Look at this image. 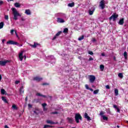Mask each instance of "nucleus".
Returning <instances> with one entry per match:
<instances>
[{"mask_svg": "<svg viewBox=\"0 0 128 128\" xmlns=\"http://www.w3.org/2000/svg\"><path fill=\"white\" fill-rule=\"evenodd\" d=\"M8 62H10V60H6L4 61L0 60V66H4L8 64Z\"/></svg>", "mask_w": 128, "mask_h": 128, "instance_id": "423d86ee", "label": "nucleus"}, {"mask_svg": "<svg viewBox=\"0 0 128 128\" xmlns=\"http://www.w3.org/2000/svg\"><path fill=\"white\" fill-rule=\"evenodd\" d=\"M118 78H124V75L122 73H119L118 74Z\"/></svg>", "mask_w": 128, "mask_h": 128, "instance_id": "473e14b6", "label": "nucleus"}, {"mask_svg": "<svg viewBox=\"0 0 128 128\" xmlns=\"http://www.w3.org/2000/svg\"><path fill=\"white\" fill-rule=\"evenodd\" d=\"M98 92H100V90H96L94 91V94H98Z\"/></svg>", "mask_w": 128, "mask_h": 128, "instance_id": "e433bc0d", "label": "nucleus"}, {"mask_svg": "<svg viewBox=\"0 0 128 128\" xmlns=\"http://www.w3.org/2000/svg\"><path fill=\"white\" fill-rule=\"evenodd\" d=\"M101 56H105L106 54L104 53H102Z\"/></svg>", "mask_w": 128, "mask_h": 128, "instance_id": "5fc2aeb1", "label": "nucleus"}, {"mask_svg": "<svg viewBox=\"0 0 128 128\" xmlns=\"http://www.w3.org/2000/svg\"><path fill=\"white\" fill-rule=\"evenodd\" d=\"M118 24L120 26H122L124 24V18H122V19H120Z\"/></svg>", "mask_w": 128, "mask_h": 128, "instance_id": "9b49d317", "label": "nucleus"}, {"mask_svg": "<svg viewBox=\"0 0 128 128\" xmlns=\"http://www.w3.org/2000/svg\"><path fill=\"white\" fill-rule=\"evenodd\" d=\"M30 46L32 48H36V46H38V44L34 42V44H30Z\"/></svg>", "mask_w": 128, "mask_h": 128, "instance_id": "6ab92c4d", "label": "nucleus"}, {"mask_svg": "<svg viewBox=\"0 0 128 128\" xmlns=\"http://www.w3.org/2000/svg\"><path fill=\"white\" fill-rule=\"evenodd\" d=\"M102 118L104 120H108V118L107 116H102Z\"/></svg>", "mask_w": 128, "mask_h": 128, "instance_id": "c9c22d12", "label": "nucleus"}, {"mask_svg": "<svg viewBox=\"0 0 128 128\" xmlns=\"http://www.w3.org/2000/svg\"><path fill=\"white\" fill-rule=\"evenodd\" d=\"M2 100H3L4 102H6V104H8V100H6V97L2 96Z\"/></svg>", "mask_w": 128, "mask_h": 128, "instance_id": "aec40b11", "label": "nucleus"}, {"mask_svg": "<svg viewBox=\"0 0 128 128\" xmlns=\"http://www.w3.org/2000/svg\"><path fill=\"white\" fill-rule=\"evenodd\" d=\"M66 21L64 20V19L62 18H57V22H60V24H62L64 22Z\"/></svg>", "mask_w": 128, "mask_h": 128, "instance_id": "f8f14e48", "label": "nucleus"}, {"mask_svg": "<svg viewBox=\"0 0 128 128\" xmlns=\"http://www.w3.org/2000/svg\"><path fill=\"white\" fill-rule=\"evenodd\" d=\"M106 88H107L108 90H110V86L109 85H106Z\"/></svg>", "mask_w": 128, "mask_h": 128, "instance_id": "a18cd8bd", "label": "nucleus"}, {"mask_svg": "<svg viewBox=\"0 0 128 128\" xmlns=\"http://www.w3.org/2000/svg\"><path fill=\"white\" fill-rule=\"evenodd\" d=\"M15 84H20V81L19 80H16L15 82Z\"/></svg>", "mask_w": 128, "mask_h": 128, "instance_id": "8fccbe9b", "label": "nucleus"}, {"mask_svg": "<svg viewBox=\"0 0 128 128\" xmlns=\"http://www.w3.org/2000/svg\"><path fill=\"white\" fill-rule=\"evenodd\" d=\"M26 102H28V96H26L25 98Z\"/></svg>", "mask_w": 128, "mask_h": 128, "instance_id": "13d9d810", "label": "nucleus"}, {"mask_svg": "<svg viewBox=\"0 0 128 128\" xmlns=\"http://www.w3.org/2000/svg\"><path fill=\"white\" fill-rule=\"evenodd\" d=\"M0 91L2 94H6V90H4V88L1 89Z\"/></svg>", "mask_w": 128, "mask_h": 128, "instance_id": "c85d7f7f", "label": "nucleus"}, {"mask_svg": "<svg viewBox=\"0 0 128 128\" xmlns=\"http://www.w3.org/2000/svg\"><path fill=\"white\" fill-rule=\"evenodd\" d=\"M84 38V36L82 35L80 36L78 38V40H82Z\"/></svg>", "mask_w": 128, "mask_h": 128, "instance_id": "7c9ffc66", "label": "nucleus"}, {"mask_svg": "<svg viewBox=\"0 0 128 128\" xmlns=\"http://www.w3.org/2000/svg\"><path fill=\"white\" fill-rule=\"evenodd\" d=\"M15 8H20V4L18 2H16L14 4Z\"/></svg>", "mask_w": 128, "mask_h": 128, "instance_id": "412c9836", "label": "nucleus"}, {"mask_svg": "<svg viewBox=\"0 0 128 128\" xmlns=\"http://www.w3.org/2000/svg\"><path fill=\"white\" fill-rule=\"evenodd\" d=\"M118 18V15L116 13H114L110 18H109L110 20H112L113 22H115L116 20Z\"/></svg>", "mask_w": 128, "mask_h": 128, "instance_id": "7ed1b4c3", "label": "nucleus"}, {"mask_svg": "<svg viewBox=\"0 0 128 128\" xmlns=\"http://www.w3.org/2000/svg\"><path fill=\"white\" fill-rule=\"evenodd\" d=\"M23 54H24V52H22L19 54V58H20V62H22V60H24V56H22Z\"/></svg>", "mask_w": 128, "mask_h": 128, "instance_id": "4468645a", "label": "nucleus"}, {"mask_svg": "<svg viewBox=\"0 0 128 128\" xmlns=\"http://www.w3.org/2000/svg\"><path fill=\"white\" fill-rule=\"evenodd\" d=\"M63 32L64 34H68V28H64V30H63Z\"/></svg>", "mask_w": 128, "mask_h": 128, "instance_id": "bb28decb", "label": "nucleus"}, {"mask_svg": "<svg viewBox=\"0 0 128 128\" xmlns=\"http://www.w3.org/2000/svg\"><path fill=\"white\" fill-rule=\"evenodd\" d=\"M34 114H38V112H36V110H34Z\"/></svg>", "mask_w": 128, "mask_h": 128, "instance_id": "680f3d73", "label": "nucleus"}, {"mask_svg": "<svg viewBox=\"0 0 128 128\" xmlns=\"http://www.w3.org/2000/svg\"><path fill=\"white\" fill-rule=\"evenodd\" d=\"M33 80H36V82H40V80H42V78L38 76H36L34 78Z\"/></svg>", "mask_w": 128, "mask_h": 128, "instance_id": "9d476101", "label": "nucleus"}, {"mask_svg": "<svg viewBox=\"0 0 128 128\" xmlns=\"http://www.w3.org/2000/svg\"><path fill=\"white\" fill-rule=\"evenodd\" d=\"M88 90H90L91 92H94V90L92 88H89Z\"/></svg>", "mask_w": 128, "mask_h": 128, "instance_id": "864d4df0", "label": "nucleus"}, {"mask_svg": "<svg viewBox=\"0 0 128 128\" xmlns=\"http://www.w3.org/2000/svg\"><path fill=\"white\" fill-rule=\"evenodd\" d=\"M25 14H28V15L30 14H31L30 10H25Z\"/></svg>", "mask_w": 128, "mask_h": 128, "instance_id": "5701e85b", "label": "nucleus"}, {"mask_svg": "<svg viewBox=\"0 0 128 128\" xmlns=\"http://www.w3.org/2000/svg\"><path fill=\"white\" fill-rule=\"evenodd\" d=\"M104 112L101 111L100 113V116L102 118V116H104Z\"/></svg>", "mask_w": 128, "mask_h": 128, "instance_id": "f704fd0d", "label": "nucleus"}, {"mask_svg": "<svg viewBox=\"0 0 128 128\" xmlns=\"http://www.w3.org/2000/svg\"><path fill=\"white\" fill-rule=\"evenodd\" d=\"M48 83H43L42 84V86H48Z\"/></svg>", "mask_w": 128, "mask_h": 128, "instance_id": "603ef678", "label": "nucleus"}, {"mask_svg": "<svg viewBox=\"0 0 128 128\" xmlns=\"http://www.w3.org/2000/svg\"><path fill=\"white\" fill-rule=\"evenodd\" d=\"M4 128H10L8 127V125H6L4 126Z\"/></svg>", "mask_w": 128, "mask_h": 128, "instance_id": "4d7b16f0", "label": "nucleus"}, {"mask_svg": "<svg viewBox=\"0 0 128 128\" xmlns=\"http://www.w3.org/2000/svg\"><path fill=\"white\" fill-rule=\"evenodd\" d=\"M62 34V31L58 32L53 38L52 40H54L57 38V36H60V35Z\"/></svg>", "mask_w": 128, "mask_h": 128, "instance_id": "ddd939ff", "label": "nucleus"}, {"mask_svg": "<svg viewBox=\"0 0 128 128\" xmlns=\"http://www.w3.org/2000/svg\"><path fill=\"white\" fill-rule=\"evenodd\" d=\"M88 54H90V56H94V52H92V51H88Z\"/></svg>", "mask_w": 128, "mask_h": 128, "instance_id": "4c0bfd02", "label": "nucleus"}, {"mask_svg": "<svg viewBox=\"0 0 128 128\" xmlns=\"http://www.w3.org/2000/svg\"><path fill=\"white\" fill-rule=\"evenodd\" d=\"M36 96H42V98H46V96L42 95V94H40V92L36 93Z\"/></svg>", "mask_w": 128, "mask_h": 128, "instance_id": "a211bd4d", "label": "nucleus"}, {"mask_svg": "<svg viewBox=\"0 0 128 128\" xmlns=\"http://www.w3.org/2000/svg\"><path fill=\"white\" fill-rule=\"evenodd\" d=\"M43 110L44 112H46V110H48V108L46 107H43Z\"/></svg>", "mask_w": 128, "mask_h": 128, "instance_id": "49530a36", "label": "nucleus"}, {"mask_svg": "<svg viewBox=\"0 0 128 128\" xmlns=\"http://www.w3.org/2000/svg\"><path fill=\"white\" fill-rule=\"evenodd\" d=\"M16 30H10V34H14V32H15Z\"/></svg>", "mask_w": 128, "mask_h": 128, "instance_id": "c03bdc74", "label": "nucleus"}, {"mask_svg": "<svg viewBox=\"0 0 128 128\" xmlns=\"http://www.w3.org/2000/svg\"><path fill=\"white\" fill-rule=\"evenodd\" d=\"M4 22H0V30H1V28H4Z\"/></svg>", "mask_w": 128, "mask_h": 128, "instance_id": "2f4dec72", "label": "nucleus"}, {"mask_svg": "<svg viewBox=\"0 0 128 128\" xmlns=\"http://www.w3.org/2000/svg\"><path fill=\"white\" fill-rule=\"evenodd\" d=\"M15 34H16V36H18V33H16V30H15Z\"/></svg>", "mask_w": 128, "mask_h": 128, "instance_id": "e2e57ef3", "label": "nucleus"}, {"mask_svg": "<svg viewBox=\"0 0 128 128\" xmlns=\"http://www.w3.org/2000/svg\"><path fill=\"white\" fill-rule=\"evenodd\" d=\"M54 128V126H50V125H44V128Z\"/></svg>", "mask_w": 128, "mask_h": 128, "instance_id": "72a5a7b5", "label": "nucleus"}, {"mask_svg": "<svg viewBox=\"0 0 128 128\" xmlns=\"http://www.w3.org/2000/svg\"><path fill=\"white\" fill-rule=\"evenodd\" d=\"M32 102H36V104H38V100L36 99H34L32 101Z\"/></svg>", "mask_w": 128, "mask_h": 128, "instance_id": "79ce46f5", "label": "nucleus"}, {"mask_svg": "<svg viewBox=\"0 0 128 128\" xmlns=\"http://www.w3.org/2000/svg\"><path fill=\"white\" fill-rule=\"evenodd\" d=\"M58 114V112H51L50 114Z\"/></svg>", "mask_w": 128, "mask_h": 128, "instance_id": "58836bf2", "label": "nucleus"}, {"mask_svg": "<svg viewBox=\"0 0 128 128\" xmlns=\"http://www.w3.org/2000/svg\"><path fill=\"white\" fill-rule=\"evenodd\" d=\"M22 21H24V18H22Z\"/></svg>", "mask_w": 128, "mask_h": 128, "instance_id": "774afa93", "label": "nucleus"}, {"mask_svg": "<svg viewBox=\"0 0 128 128\" xmlns=\"http://www.w3.org/2000/svg\"><path fill=\"white\" fill-rule=\"evenodd\" d=\"M100 69L101 72H104V66L102 64L100 65Z\"/></svg>", "mask_w": 128, "mask_h": 128, "instance_id": "a878e982", "label": "nucleus"}, {"mask_svg": "<svg viewBox=\"0 0 128 128\" xmlns=\"http://www.w3.org/2000/svg\"><path fill=\"white\" fill-rule=\"evenodd\" d=\"M115 96H118V90L115 88L114 90Z\"/></svg>", "mask_w": 128, "mask_h": 128, "instance_id": "cd10ccee", "label": "nucleus"}, {"mask_svg": "<svg viewBox=\"0 0 128 128\" xmlns=\"http://www.w3.org/2000/svg\"><path fill=\"white\" fill-rule=\"evenodd\" d=\"M96 39H94L93 40V42H96Z\"/></svg>", "mask_w": 128, "mask_h": 128, "instance_id": "338daca9", "label": "nucleus"}, {"mask_svg": "<svg viewBox=\"0 0 128 128\" xmlns=\"http://www.w3.org/2000/svg\"><path fill=\"white\" fill-rule=\"evenodd\" d=\"M26 56H24V60H26Z\"/></svg>", "mask_w": 128, "mask_h": 128, "instance_id": "0e129e2a", "label": "nucleus"}, {"mask_svg": "<svg viewBox=\"0 0 128 128\" xmlns=\"http://www.w3.org/2000/svg\"><path fill=\"white\" fill-rule=\"evenodd\" d=\"M60 16H66V14L62 13L61 14Z\"/></svg>", "mask_w": 128, "mask_h": 128, "instance_id": "3c124183", "label": "nucleus"}, {"mask_svg": "<svg viewBox=\"0 0 128 128\" xmlns=\"http://www.w3.org/2000/svg\"><path fill=\"white\" fill-rule=\"evenodd\" d=\"M12 14L14 16V20H18V16H22V15H20V14L18 13V12L16 9V8H12Z\"/></svg>", "mask_w": 128, "mask_h": 128, "instance_id": "f257e3e1", "label": "nucleus"}, {"mask_svg": "<svg viewBox=\"0 0 128 128\" xmlns=\"http://www.w3.org/2000/svg\"><path fill=\"white\" fill-rule=\"evenodd\" d=\"M89 62H90L91 60H94V58L90 57L88 60Z\"/></svg>", "mask_w": 128, "mask_h": 128, "instance_id": "de8ad7c7", "label": "nucleus"}, {"mask_svg": "<svg viewBox=\"0 0 128 128\" xmlns=\"http://www.w3.org/2000/svg\"><path fill=\"white\" fill-rule=\"evenodd\" d=\"M0 80H2V75L0 74Z\"/></svg>", "mask_w": 128, "mask_h": 128, "instance_id": "69168bd1", "label": "nucleus"}, {"mask_svg": "<svg viewBox=\"0 0 128 128\" xmlns=\"http://www.w3.org/2000/svg\"><path fill=\"white\" fill-rule=\"evenodd\" d=\"M85 88H86V90H90V87H88V84L85 85Z\"/></svg>", "mask_w": 128, "mask_h": 128, "instance_id": "37998d69", "label": "nucleus"}, {"mask_svg": "<svg viewBox=\"0 0 128 128\" xmlns=\"http://www.w3.org/2000/svg\"><path fill=\"white\" fill-rule=\"evenodd\" d=\"M4 18L6 20H8V15H5Z\"/></svg>", "mask_w": 128, "mask_h": 128, "instance_id": "ea45409f", "label": "nucleus"}, {"mask_svg": "<svg viewBox=\"0 0 128 128\" xmlns=\"http://www.w3.org/2000/svg\"><path fill=\"white\" fill-rule=\"evenodd\" d=\"M2 4H4V2L2 1H0V5H2Z\"/></svg>", "mask_w": 128, "mask_h": 128, "instance_id": "6e6d98bb", "label": "nucleus"}, {"mask_svg": "<svg viewBox=\"0 0 128 128\" xmlns=\"http://www.w3.org/2000/svg\"><path fill=\"white\" fill-rule=\"evenodd\" d=\"M80 120H82V116H80V113L76 114H75V120L77 124H78L80 122Z\"/></svg>", "mask_w": 128, "mask_h": 128, "instance_id": "f03ea898", "label": "nucleus"}, {"mask_svg": "<svg viewBox=\"0 0 128 128\" xmlns=\"http://www.w3.org/2000/svg\"><path fill=\"white\" fill-rule=\"evenodd\" d=\"M94 80H96V76L94 75H90V82L91 84L94 82Z\"/></svg>", "mask_w": 128, "mask_h": 128, "instance_id": "20e7f679", "label": "nucleus"}, {"mask_svg": "<svg viewBox=\"0 0 128 128\" xmlns=\"http://www.w3.org/2000/svg\"><path fill=\"white\" fill-rule=\"evenodd\" d=\"M12 108H13V110H18V108L16 106V105L14 104L12 106Z\"/></svg>", "mask_w": 128, "mask_h": 128, "instance_id": "c756f323", "label": "nucleus"}, {"mask_svg": "<svg viewBox=\"0 0 128 128\" xmlns=\"http://www.w3.org/2000/svg\"><path fill=\"white\" fill-rule=\"evenodd\" d=\"M4 42H6V40L3 39V40H2V42L4 44Z\"/></svg>", "mask_w": 128, "mask_h": 128, "instance_id": "052dcab7", "label": "nucleus"}, {"mask_svg": "<svg viewBox=\"0 0 128 128\" xmlns=\"http://www.w3.org/2000/svg\"><path fill=\"white\" fill-rule=\"evenodd\" d=\"M6 44H15L16 46H18V42L12 40L7 42Z\"/></svg>", "mask_w": 128, "mask_h": 128, "instance_id": "39448f33", "label": "nucleus"}, {"mask_svg": "<svg viewBox=\"0 0 128 128\" xmlns=\"http://www.w3.org/2000/svg\"><path fill=\"white\" fill-rule=\"evenodd\" d=\"M113 108H114L116 110L117 112H120V108H118V106L114 104Z\"/></svg>", "mask_w": 128, "mask_h": 128, "instance_id": "dca6fc26", "label": "nucleus"}, {"mask_svg": "<svg viewBox=\"0 0 128 128\" xmlns=\"http://www.w3.org/2000/svg\"><path fill=\"white\" fill-rule=\"evenodd\" d=\"M24 90V86H22L19 90V92L20 94H24V90Z\"/></svg>", "mask_w": 128, "mask_h": 128, "instance_id": "4be33fe9", "label": "nucleus"}, {"mask_svg": "<svg viewBox=\"0 0 128 128\" xmlns=\"http://www.w3.org/2000/svg\"><path fill=\"white\" fill-rule=\"evenodd\" d=\"M84 118H86L87 120H92V119L90 118V116H88V113L86 112L84 114Z\"/></svg>", "mask_w": 128, "mask_h": 128, "instance_id": "6e6552de", "label": "nucleus"}, {"mask_svg": "<svg viewBox=\"0 0 128 128\" xmlns=\"http://www.w3.org/2000/svg\"><path fill=\"white\" fill-rule=\"evenodd\" d=\"M46 122H47V124H58V122H54L50 120H47Z\"/></svg>", "mask_w": 128, "mask_h": 128, "instance_id": "2eb2a0df", "label": "nucleus"}, {"mask_svg": "<svg viewBox=\"0 0 128 128\" xmlns=\"http://www.w3.org/2000/svg\"><path fill=\"white\" fill-rule=\"evenodd\" d=\"M67 120L68 121V122H70V124H73L74 119H72V118H70L69 117H68Z\"/></svg>", "mask_w": 128, "mask_h": 128, "instance_id": "f3484780", "label": "nucleus"}, {"mask_svg": "<svg viewBox=\"0 0 128 128\" xmlns=\"http://www.w3.org/2000/svg\"><path fill=\"white\" fill-rule=\"evenodd\" d=\"M28 106L30 108H32V105L30 104H28Z\"/></svg>", "mask_w": 128, "mask_h": 128, "instance_id": "09e8293b", "label": "nucleus"}, {"mask_svg": "<svg viewBox=\"0 0 128 128\" xmlns=\"http://www.w3.org/2000/svg\"><path fill=\"white\" fill-rule=\"evenodd\" d=\"M42 108H46V106H48V104L46 103H44L42 104Z\"/></svg>", "mask_w": 128, "mask_h": 128, "instance_id": "a19ab883", "label": "nucleus"}, {"mask_svg": "<svg viewBox=\"0 0 128 128\" xmlns=\"http://www.w3.org/2000/svg\"><path fill=\"white\" fill-rule=\"evenodd\" d=\"M106 4H104V0H102L100 2V6L102 10H104V6Z\"/></svg>", "mask_w": 128, "mask_h": 128, "instance_id": "0eeeda50", "label": "nucleus"}, {"mask_svg": "<svg viewBox=\"0 0 128 128\" xmlns=\"http://www.w3.org/2000/svg\"><path fill=\"white\" fill-rule=\"evenodd\" d=\"M114 60L116 61V56L114 57Z\"/></svg>", "mask_w": 128, "mask_h": 128, "instance_id": "bf43d9fd", "label": "nucleus"}, {"mask_svg": "<svg viewBox=\"0 0 128 128\" xmlns=\"http://www.w3.org/2000/svg\"><path fill=\"white\" fill-rule=\"evenodd\" d=\"M68 6H70V8H73V6H74V2H72L68 4Z\"/></svg>", "mask_w": 128, "mask_h": 128, "instance_id": "393cba45", "label": "nucleus"}, {"mask_svg": "<svg viewBox=\"0 0 128 128\" xmlns=\"http://www.w3.org/2000/svg\"><path fill=\"white\" fill-rule=\"evenodd\" d=\"M95 10L96 9L94 8H92V10H89L88 12L90 16H92V14H94V12Z\"/></svg>", "mask_w": 128, "mask_h": 128, "instance_id": "1a4fd4ad", "label": "nucleus"}, {"mask_svg": "<svg viewBox=\"0 0 128 128\" xmlns=\"http://www.w3.org/2000/svg\"><path fill=\"white\" fill-rule=\"evenodd\" d=\"M124 56L125 60H128V53L126 52L125 51L124 52Z\"/></svg>", "mask_w": 128, "mask_h": 128, "instance_id": "b1692460", "label": "nucleus"}]
</instances>
